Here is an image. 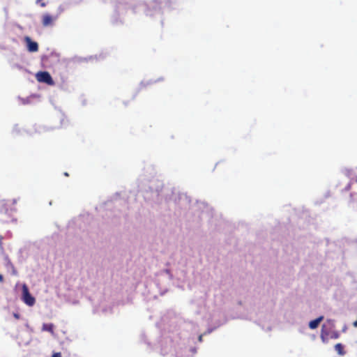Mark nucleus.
Wrapping results in <instances>:
<instances>
[{
    "mask_svg": "<svg viewBox=\"0 0 357 357\" xmlns=\"http://www.w3.org/2000/svg\"><path fill=\"white\" fill-rule=\"evenodd\" d=\"M340 334L337 331L328 330L325 326H322L321 331V339L324 342H327L329 339H337Z\"/></svg>",
    "mask_w": 357,
    "mask_h": 357,
    "instance_id": "nucleus-1",
    "label": "nucleus"
},
{
    "mask_svg": "<svg viewBox=\"0 0 357 357\" xmlns=\"http://www.w3.org/2000/svg\"><path fill=\"white\" fill-rule=\"evenodd\" d=\"M22 300L29 306H33L36 302L35 298L31 295L26 284L22 286Z\"/></svg>",
    "mask_w": 357,
    "mask_h": 357,
    "instance_id": "nucleus-2",
    "label": "nucleus"
},
{
    "mask_svg": "<svg viewBox=\"0 0 357 357\" xmlns=\"http://www.w3.org/2000/svg\"><path fill=\"white\" fill-rule=\"evenodd\" d=\"M37 80L40 82H44L48 84H53L54 82L48 72L41 71L36 74Z\"/></svg>",
    "mask_w": 357,
    "mask_h": 357,
    "instance_id": "nucleus-3",
    "label": "nucleus"
},
{
    "mask_svg": "<svg viewBox=\"0 0 357 357\" xmlns=\"http://www.w3.org/2000/svg\"><path fill=\"white\" fill-rule=\"evenodd\" d=\"M24 41L26 43L27 50L30 52H36L38 50V45L36 42L32 41L29 36L24 38Z\"/></svg>",
    "mask_w": 357,
    "mask_h": 357,
    "instance_id": "nucleus-4",
    "label": "nucleus"
},
{
    "mask_svg": "<svg viewBox=\"0 0 357 357\" xmlns=\"http://www.w3.org/2000/svg\"><path fill=\"white\" fill-rule=\"evenodd\" d=\"M56 17H53L50 14H45L42 17V24L43 26H48L53 24Z\"/></svg>",
    "mask_w": 357,
    "mask_h": 357,
    "instance_id": "nucleus-5",
    "label": "nucleus"
},
{
    "mask_svg": "<svg viewBox=\"0 0 357 357\" xmlns=\"http://www.w3.org/2000/svg\"><path fill=\"white\" fill-rule=\"evenodd\" d=\"M324 319V317L323 316H321L311 321H310L309 323V327L311 328V329H315L318 327L319 324H320V322L323 320Z\"/></svg>",
    "mask_w": 357,
    "mask_h": 357,
    "instance_id": "nucleus-6",
    "label": "nucleus"
},
{
    "mask_svg": "<svg viewBox=\"0 0 357 357\" xmlns=\"http://www.w3.org/2000/svg\"><path fill=\"white\" fill-rule=\"evenodd\" d=\"M54 326L53 324H43V326H42V331H48L52 335H54Z\"/></svg>",
    "mask_w": 357,
    "mask_h": 357,
    "instance_id": "nucleus-7",
    "label": "nucleus"
},
{
    "mask_svg": "<svg viewBox=\"0 0 357 357\" xmlns=\"http://www.w3.org/2000/svg\"><path fill=\"white\" fill-rule=\"evenodd\" d=\"M335 349L337 352V354L340 356H344L345 354L344 346L341 343L336 344L335 345Z\"/></svg>",
    "mask_w": 357,
    "mask_h": 357,
    "instance_id": "nucleus-8",
    "label": "nucleus"
},
{
    "mask_svg": "<svg viewBox=\"0 0 357 357\" xmlns=\"http://www.w3.org/2000/svg\"><path fill=\"white\" fill-rule=\"evenodd\" d=\"M52 357H61V353L58 352V353H55L52 355Z\"/></svg>",
    "mask_w": 357,
    "mask_h": 357,
    "instance_id": "nucleus-9",
    "label": "nucleus"
},
{
    "mask_svg": "<svg viewBox=\"0 0 357 357\" xmlns=\"http://www.w3.org/2000/svg\"><path fill=\"white\" fill-rule=\"evenodd\" d=\"M45 6H46V3H45V2H42V3H40V6H41V7H45Z\"/></svg>",
    "mask_w": 357,
    "mask_h": 357,
    "instance_id": "nucleus-10",
    "label": "nucleus"
},
{
    "mask_svg": "<svg viewBox=\"0 0 357 357\" xmlns=\"http://www.w3.org/2000/svg\"><path fill=\"white\" fill-rule=\"evenodd\" d=\"M3 277L2 275L0 274V282H3Z\"/></svg>",
    "mask_w": 357,
    "mask_h": 357,
    "instance_id": "nucleus-11",
    "label": "nucleus"
},
{
    "mask_svg": "<svg viewBox=\"0 0 357 357\" xmlns=\"http://www.w3.org/2000/svg\"><path fill=\"white\" fill-rule=\"evenodd\" d=\"M14 317H15L16 319H19V318H20V316H19V314H14Z\"/></svg>",
    "mask_w": 357,
    "mask_h": 357,
    "instance_id": "nucleus-12",
    "label": "nucleus"
},
{
    "mask_svg": "<svg viewBox=\"0 0 357 357\" xmlns=\"http://www.w3.org/2000/svg\"><path fill=\"white\" fill-rule=\"evenodd\" d=\"M353 326H354V327H357V320H356V321H354V322Z\"/></svg>",
    "mask_w": 357,
    "mask_h": 357,
    "instance_id": "nucleus-13",
    "label": "nucleus"
},
{
    "mask_svg": "<svg viewBox=\"0 0 357 357\" xmlns=\"http://www.w3.org/2000/svg\"><path fill=\"white\" fill-rule=\"evenodd\" d=\"M37 1H38V2H39V1H40V0H37Z\"/></svg>",
    "mask_w": 357,
    "mask_h": 357,
    "instance_id": "nucleus-14",
    "label": "nucleus"
}]
</instances>
